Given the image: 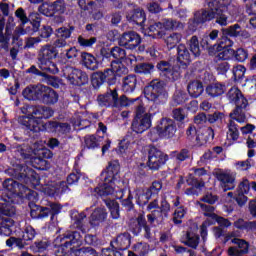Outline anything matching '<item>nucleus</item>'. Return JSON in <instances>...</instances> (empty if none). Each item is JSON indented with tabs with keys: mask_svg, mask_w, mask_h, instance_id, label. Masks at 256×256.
Returning a JSON list of instances; mask_svg holds the SVG:
<instances>
[{
	"mask_svg": "<svg viewBox=\"0 0 256 256\" xmlns=\"http://www.w3.org/2000/svg\"><path fill=\"white\" fill-rule=\"evenodd\" d=\"M125 188L117 187V184L104 182L102 185L95 188V192L104 199L106 207L110 211L112 219H119V204L113 199H123Z\"/></svg>",
	"mask_w": 256,
	"mask_h": 256,
	"instance_id": "obj_1",
	"label": "nucleus"
},
{
	"mask_svg": "<svg viewBox=\"0 0 256 256\" xmlns=\"http://www.w3.org/2000/svg\"><path fill=\"white\" fill-rule=\"evenodd\" d=\"M220 25V27H227L229 25V16L227 12L219 7V2H208V8H202L195 12L194 21L196 23H207L213 21Z\"/></svg>",
	"mask_w": 256,
	"mask_h": 256,
	"instance_id": "obj_2",
	"label": "nucleus"
},
{
	"mask_svg": "<svg viewBox=\"0 0 256 256\" xmlns=\"http://www.w3.org/2000/svg\"><path fill=\"white\" fill-rule=\"evenodd\" d=\"M59 52L51 46V44L43 45L37 54L38 67L41 71H46V73H59V68L57 64L53 63V59L57 57Z\"/></svg>",
	"mask_w": 256,
	"mask_h": 256,
	"instance_id": "obj_3",
	"label": "nucleus"
},
{
	"mask_svg": "<svg viewBox=\"0 0 256 256\" xmlns=\"http://www.w3.org/2000/svg\"><path fill=\"white\" fill-rule=\"evenodd\" d=\"M144 95L148 101L161 105L169 99V93L165 89V82L154 79L144 88Z\"/></svg>",
	"mask_w": 256,
	"mask_h": 256,
	"instance_id": "obj_4",
	"label": "nucleus"
},
{
	"mask_svg": "<svg viewBox=\"0 0 256 256\" xmlns=\"http://www.w3.org/2000/svg\"><path fill=\"white\" fill-rule=\"evenodd\" d=\"M30 111V117L20 116L18 118V123L23 125L27 131L39 133V131H41V127H39V120L43 119V106H32Z\"/></svg>",
	"mask_w": 256,
	"mask_h": 256,
	"instance_id": "obj_5",
	"label": "nucleus"
},
{
	"mask_svg": "<svg viewBox=\"0 0 256 256\" xmlns=\"http://www.w3.org/2000/svg\"><path fill=\"white\" fill-rule=\"evenodd\" d=\"M15 211V207L10 203L0 204V233L11 235V232L13 231L11 227L15 225V221L9 217H13Z\"/></svg>",
	"mask_w": 256,
	"mask_h": 256,
	"instance_id": "obj_6",
	"label": "nucleus"
},
{
	"mask_svg": "<svg viewBox=\"0 0 256 256\" xmlns=\"http://www.w3.org/2000/svg\"><path fill=\"white\" fill-rule=\"evenodd\" d=\"M168 159L169 156L159 150V148L150 146L148 149V161L146 165L151 171H159V169L167 163Z\"/></svg>",
	"mask_w": 256,
	"mask_h": 256,
	"instance_id": "obj_7",
	"label": "nucleus"
},
{
	"mask_svg": "<svg viewBox=\"0 0 256 256\" xmlns=\"http://www.w3.org/2000/svg\"><path fill=\"white\" fill-rule=\"evenodd\" d=\"M63 76L71 83V85H85L89 82L87 73L72 66H65L63 68Z\"/></svg>",
	"mask_w": 256,
	"mask_h": 256,
	"instance_id": "obj_8",
	"label": "nucleus"
},
{
	"mask_svg": "<svg viewBox=\"0 0 256 256\" xmlns=\"http://www.w3.org/2000/svg\"><path fill=\"white\" fill-rule=\"evenodd\" d=\"M156 131L159 137H163L164 139H171L175 137V133H177V125L175 124V120L170 118H162L156 127Z\"/></svg>",
	"mask_w": 256,
	"mask_h": 256,
	"instance_id": "obj_9",
	"label": "nucleus"
},
{
	"mask_svg": "<svg viewBox=\"0 0 256 256\" xmlns=\"http://www.w3.org/2000/svg\"><path fill=\"white\" fill-rule=\"evenodd\" d=\"M118 175L119 163L110 162L106 170L101 173V179L104 183L117 185V188L119 189V187H123V182L117 179Z\"/></svg>",
	"mask_w": 256,
	"mask_h": 256,
	"instance_id": "obj_10",
	"label": "nucleus"
},
{
	"mask_svg": "<svg viewBox=\"0 0 256 256\" xmlns=\"http://www.w3.org/2000/svg\"><path fill=\"white\" fill-rule=\"evenodd\" d=\"M215 177L220 181V185L224 191H231L235 189V179L237 174L230 170H218L215 172Z\"/></svg>",
	"mask_w": 256,
	"mask_h": 256,
	"instance_id": "obj_11",
	"label": "nucleus"
},
{
	"mask_svg": "<svg viewBox=\"0 0 256 256\" xmlns=\"http://www.w3.org/2000/svg\"><path fill=\"white\" fill-rule=\"evenodd\" d=\"M118 43L120 47H125V49H137L141 45V36L135 31L124 32Z\"/></svg>",
	"mask_w": 256,
	"mask_h": 256,
	"instance_id": "obj_12",
	"label": "nucleus"
},
{
	"mask_svg": "<svg viewBox=\"0 0 256 256\" xmlns=\"http://www.w3.org/2000/svg\"><path fill=\"white\" fill-rule=\"evenodd\" d=\"M157 69L160 71V75H163L169 81H177L181 77V73L167 61H160L157 64Z\"/></svg>",
	"mask_w": 256,
	"mask_h": 256,
	"instance_id": "obj_13",
	"label": "nucleus"
},
{
	"mask_svg": "<svg viewBox=\"0 0 256 256\" xmlns=\"http://www.w3.org/2000/svg\"><path fill=\"white\" fill-rule=\"evenodd\" d=\"M151 128V114H144L143 118L134 117L131 129L134 133H145Z\"/></svg>",
	"mask_w": 256,
	"mask_h": 256,
	"instance_id": "obj_14",
	"label": "nucleus"
},
{
	"mask_svg": "<svg viewBox=\"0 0 256 256\" xmlns=\"http://www.w3.org/2000/svg\"><path fill=\"white\" fill-rule=\"evenodd\" d=\"M34 175L35 171L25 165L23 166L18 164L14 167L13 177L18 179V181H24V183H27L31 177H34Z\"/></svg>",
	"mask_w": 256,
	"mask_h": 256,
	"instance_id": "obj_15",
	"label": "nucleus"
},
{
	"mask_svg": "<svg viewBox=\"0 0 256 256\" xmlns=\"http://www.w3.org/2000/svg\"><path fill=\"white\" fill-rule=\"evenodd\" d=\"M232 243L237 245L238 247H230L228 249V255L230 256H241L249 253V243L243 239L234 238L232 239Z\"/></svg>",
	"mask_w": 256,
	"mask_h": 256,
	"instance_id": "obj_16",
	"label": "nucleus"
},
{
	"mask_svg": "<svg viewBox=\"0 0 256 256\" xmlns=\"http://www.w3.org/2000/svg\"><path fill=\"white\" fill-rule=\"evenodd\" d=\"M177 61L182 69H187L191 65V53L185 44H179L177 47Z\"/></svg>",
	"mask_w": 256,
	"mask_h": 256,
	"instance_id": "obj_17",
	"label": "nucleus"
},
{
	"mask_svg": "<svg viewBox=\"0 0 256 256\" xmlns=\"http://www.w3.org/2000/svg\"><path fill=\"white\" fill-rule=\"evenodd\" d=\"M249 189H251V184L248 179H243L238 185L237 194L235 196L236 202L240 207H243L245 202L247 201V193H249Z\"/></svg>",
	"mask_w": 256,
	"mask_h": 256,
	"instance_id": "obj_18",
	"label": "nucleus"
},
{
	"mask_svg": "<svg viewBox=\"0 0 256 256\" xmlns=\"http://www.w3.org/2000/svg\"><path fill=\"white\" fill-rule=\"evenodd\" d=\"M40 101L44 105H55L59 101V94L53 88L43 85Z\"/></svg>",
	"mask_w": 256,
	"mask_h": 256,
	"instance_id": "obj_19",
	"label": "nucleus"
},
{
	"mask_svg": "<svg viewBox=\"0 0 256 256\" xmlns=\"http://www.w3.org/2000/svg\"><path fill=\"white\" fill-rule=\"evenodd\" d=\"M117 101V89L109 90L105 94H100L97 102L100 107H115Z\"/></svg>",
	"mask_w": 256,
	"mask_h": 256,
	"instance_id": "obj_20",
	"label": "nucleus"
},
{
	"mask_svg": "<svg viewBox=\"0 0 256 256\" xmlns=\"http://www.w3.org/2000/svg\"><path fill=\"white\" fill-rule=\"evenodd\" d=\"M131 245V235L129 233H123L116 237V240L111 242V246L114 251H126Z\"/></svg>",
	"mask_w": 256,
	"mask_h": 256,
	"instance_id": "obj_21",
	"label": "nucleus"
},
{
	"mask_svg": "<svg viewBox=\"0 0 256 256\" xmlns=\"http://www.w3.org/2000/svg\"><path fill=\"white\" fill-rule=\"evenodd\" d=\"M43 92V85L39 84L36 86H28L26 87L22 95L28 101H41V94Z\"/></svg>",
	"mask_w": 256,
	"mask_h": 256,
	"instance_id": "obj_22",
	"label": "nucleus"
},
{
	"mask_svg": "<svg viewBox=\"0 0 256 256\" xmlns=\"http://www.w3.org/2000/svg\"><path fill=\"white\" fill-rule=\"evenodd\" d=\"M247 105L249 104H240L236 105L235 109L229 114L230 121H237V123H246L247 122Z\"/></svg>",
	"mask_w": 256,
	"mask_h": 256,
	"instance_id": "obj_23",
	"label": "nucleus"
},
{
	"mask_svg": "<svg viewBox=\"0 0 256 256\" xmlns=\"http://www.w3.org/2000/svg\"><path fill=\"white\" fill-rule=\"evenodd\" d=\"M105 221H107V210L105 208H96L89 218V223L92 227H99Z\"/></svg>",
	"mask_w": 256,
	"mask_h": 256,
	"instance_id": "obj_24",
	"label": "nucleus"
},
{
	"mask_svg": "<svg viewBox=\"0 0 256 256\" xmlns=\"http://www.w3.org/2000/svg\"><path fill=\"white\" fill-rule=\"evenodd\" d=\"M67 9L65 0H56L55 2L48 5V12L43 11L42 13L47 17H53V15H63Z\"/></svg>",
	"mask_w": 256,
	"mask_h": 256,
	"instance_id": "obj_25",
	"label": "nucleus"
},
{
	"mask_svg": "<svg viewBox=\"0 0 256 256\" xmlns=\"http://www.w3.org/2000/svg\"><path fill=\"white\" fill-rule=\"evenodd\" d=\"M227 98L229 99L230 103H234V105H249V102L246 100L241 90L237 87H232L228 93Z\"/></svg>",
	"mask_w": 256,
	"mask_h": 256,
	"instance_id": "obj_26",
	"label": "nucleus"
},
{
	"mask_svg": "<svg viewBox=\"0 0 256 256\" xmlns=\"http://www.w3.org/2000/svg\"><path fill=\"white\" fill-rule=\"evenodd\" d=\"M215 137V131L213 128L208 127V128H203L197 130V135H196V143L197 145H205L209 139H214Z\"/></svg>",
	"mask_w": 256,
	"mask_h": 256,
	"instance_id": "obj_27",
	"label": "nucleus"
},
{
	"mask_svg": "<svg viewBox=\"0 0 256 256\" xmlns=\"http://www.w3.org/2000/svg\"><path fill=\"white\" fill-rule=\"evenodd\" d=\"M162 39H164V42L168 49H175L179 43H181V40L183 39V35L181 33L172 32L169 34L163 35Z\"/></svg>",
	"mask_w": 256,
	"mask_h": 256,
	"instance_id": "obj_28",
	"label": "nucleus"
},
{
	"mask_svg": "<svg viewBox=\"0 0 256 256\" xmlns=\"http://www.w3.org/2000/svg\"><path fill=\"white\" fill-rule=\"evenodd\" d=\"M187 91L190 97L197 99V97H201V95H203V91H205V89L203 88V83L201 81L193 80L189 82Z\"/></svg>",
	"mask_w": 256,
	"mask_h": 256,
	"instance_id": "obj_29",
	"label": "nucleus"
},
{
	"mask_svg": "<svg viewBox=\"0 0 256 256\" xmlns=\"http://www.w3.org/2000/svg\"><path fill=\"white\" fill-rule=\"evenodd\" d=\"M81 59L86 69H89L90 71H97V69H99V62L97 61V58L93 56V54L83 52L81 53Z\"/></svg>",
	"mask_w": 256,
	"mask_h": 256,
	"instance_id": "obj_30",
	"label": "nucleus"
},
{
	"mask_svg": "<svg viewBox=\"0 0 256 256\" xmlns=\"http://www.w3.org/2000/svg\"><path fill=\"white\" fill-rule=\"evenodd\" d=\"M137 87V77L128 75L122 79V91L124 93H133Z\"/></svg>",
	"mask_w": 256,
	"mask_h": 256,
	"instance_id": "obj_31",
	"label": "nucleus"
},
{
	"mask_svg": "<svg viewBox=\"0 0 256 256\" xmlns=\"http://www.w3.org/2000/svg\"><path fill=\"white\" fill-rule=\"evenodd\" d=\"M227 91V87L221 83H213L206 87V93L210 97H219Z\"/></svg>",
	"mask_w": 256,
	"mask_h": 256,
	"instance_id": "obj_32",
	"label": "nucleus"
},
{
	"mask_svg": "<svg viewBox=\"0 0 256 256\" xmlns=\"http://www.w3.org/2000/svg\"><path fill=\"white\" fill-rule=\"evenodd\" d=\"M17 189L21 195V197H25L28 201L35 203L37 201V193L23 184H18Z\"/></svg>",
	"mask_w": 256,
	"mask_h": 256,
	"instance_id": "obj_33",
	"label": "nucleus"
},
{
	"mask_svg": "<svg viewBox=\"0 0 256 256\" xmlns=\"http://www.w3.org/2000/svg\"><path fill=\"white\" fill-rule=\"evenodd\" d=\"M160 23L162 25V29H165L166 31H175L177 29H183L184 27L181 21L173 20L171 18L163 19Z\"/></svg>",
	"mask_w": 256,
	"mask_h": 256,
	"instance_id": "obj_34",
	"label": "nucleus"
},
{
	"mask_svg": "<svg viewBox=\"0 0 256 256\" xmlns=\"http://www.w3.org/2000/svg\"><path fill=\"white\" fill-rule=\"evenodd\" d=\"M134 71L139 75H151L155 71V66L151 63H139L135 65Z\"/></svg>",
	"mask_w": 256,
	"mask_h": 256,
	"instance_id": "obj_35",
	"label": "nucleus"
},
{
	"mask_svg": "<svg viewBox=\"0 0 256 256\" xmlns=\"http://www.w3.org/2000/svg\"><path fill=\"white\" fill-rule=\"evenodd\" d=\"M194 57L201 56V48L199 47V38L192 36L186 43Z\"/></svg>",
	"mask_w": 256,
	"mask_h": 256,
	"instance_id": "obj_36",
	"label": "nucleus"
},
{
	"mask_svg": "<svg viewBox=\"0 0 256 256\" xmlns=\"http://www.w3.org/2000/svg\"><path fill=\"white\" fill-rule=\"evenodd\" d=\"M227 137L231 139V141H237L239 139V128L237 127V123L233 120H229L227 123Z\"/></svg>",
	"mask_w": 256,
	"mask_h": 256,
	"instance_id": "obj_37",
	"label": "nucleus"
},
{
	"mask_svg": "<svg viewBox=\"0 0 256 256\" xmlns=\"http://www.w3.org/2000/svg\"><path fill=\"white\" fill-rule=\"evenodd\" d=\"M131 19L136 25H140V27H143V24L146 21L145 11L141 8H137L134 10Z\"/></svg>",
	"mask_w": 256,
	"mask_h": 256,
	"instance_id": "obj_38",
	"label": "nucleus"
},
{
	"mask_svg": "<svg viewBox=\"0 0 256 256\" xmlns=\"http://www.w3.org/2000/svg\"><path fill=\"white\" fill-rule=\"evenodd\" d=\"M137 99H129L127 96L122 95L119 98V93L116 92V101H114V107L119 108V107H129V105H133Z\"/></svg>",
	"mask_w": 256,
	"mask_h": 256,
	"instance_id": "obj_39",
	"label": "nucleus"
},
{
	"mask_svg": "<svg viewBox=\"0 0 256 256\" xmlns=\"http://www.w3.org/2000/svg\"><path fill=\"white\" fill-rule=\"evenodd\" d=\"M75 31V27L70 26L69 28L63 26L55 30V35L57 38L64 39L67 41L71 37V33Z\"/></svg>",
	"mask_w": 256,
	"mask_h": 256,
	"instance_id": "obj_40",
	"label": "nucleus"
},
{
	"mask_svg": "<svg viewBox=\"0 0 256 256\" xmlns=\"http://www.w3.org/2000/svg\"><path fill=\"white\" fill-rule=\"evenodd\" d=\"M161 189H163V184H161L159 181H154L152 185L146 190L145 195L147 201H149L153 195H157Z\"/></svg>",
	"mask_w": 256,
	"mask_h": 256,
	"instance_id": "obj_41",
	"label": "nucleus"
},
{
	"mask_svg": "<svg viewBox=\"0 0 256 256\" xmlns=\"http://www.w3.org/2000/svg\"><path fill=\"white\" fill-rule=\"evenodd\" d=\"M137 224L139 227H142L145 231L144 237L146 239H151V228L147 225V220L143 214H139L136 218Z\"/></svg>",
	"mask_w": 256,
	"mask_h": 256,
	"instance_id": "obj_42",
	"label": "nucleus"
},
{
	"mask_svg": "<svg viewBox=\"0 0 256 256\" xmlns=\"http://www.w3.org/2000/svg\"><path fill=\"white\" fill-rule=\"evenodd\" d=\"M184 243L191 247L192 249H196V247L199 246V235L193 233V232H187L186 233V240Z\"/></svg>",
	"mask_w": 256,
	"mask_h": 256,
	"instance_id": "obj_43",
	"label": "nucleus"
},
{
	"mask_svg": "<svg viewBox=\"0 0 256 256\" xmlns=\"http://www.w3.org/2000/svg\"><path fill=\"white\" fill-rule=\"evenodd\" d=\"M198 205L205 217H210L211 219H217V214H215V207L198 202Z\"/></svg>",
	"mask_w": 256,
	"mask_h": 256,
	"instance_id": "obj_44",
	"label": "nucleus"
},
{
	"mask_svg": "<svg viewBox=\"0 0 256 256\" xmlns=\"http://www.w3.org/2000/svg\"><path fill=\"white\" fill-rule=\"evenodd\" d=\"M187 101V94L181 90H177L172 98V105L177 107V105H183Z\"/></svg>",
	"mask_w": 256,
	"mask_h": 256,
	"instance_id": "obj_45",
	"label": "nucleus"
},
{
	"mask_svg": "<svg viewBox=\"0 0 256 256\" xmlns=\"http://www.w3.org/2000/svg\"><path fill=\"white\" fill-rule=\"evenodd\" d=\"M110 55H112L114 59H118V61H123V59L127 57V52H125V49L115 46L111 48Z\"/></svg>",
	"mask_w": 256,
	"mask_h": 256,
	"instance_id": "obj_46",
	"label": "nucleus"
},
{
	"mask_svg": "<svg viewBox=\"0 0 256 256\" xmlns=\"http://www.w3.org/2000/svg\"><path fill=\"white\" fill-rule=\"evenodd\" d=\"M84 143L87 149H97L99 147V139L95 135H86Z\"/></svg>",
	"mask_w": 256,
	"mask_h": 256,
	"instance_id": "obj_47",
	"label": "nucleus"
},
{
	"mask_svg": "<svg viewBox=\"0 0 256 256\" xmlns=\"http://www.w3.org/2000/svg\"><path fill=\"white\" fill-rule=\"evenodd\" d=\"M241 31V26L239 24H234L228 28L222 29L224 35H229V37H239Z\"/></svg>",
	"mask_w": 256,
	"mask_h": 256,
	"instance_id": "obj_48",
	"label": "nucleus"
},
{
	"mask_svg": "<svg viewBox=\"0 0 256 256\" xmlns=\"http://www.w3.org/2000/svg\"><path fill=\"white\" fill-rule=\"evenodd\" d=\"M111 67L112 71H114V75H117L118 77H121V75H127L128 73L127 67L119 62H112Z\"/></svg>",
	"mask_w": 256,
	"mask_h": 256,
	"instance_id": "obj_49",
	"label": "nucleus"
},
{
	"mask_svg": "<svg viewBox=\"0 0 256 256\" xmlns=\"http://www.w3.org/2000/svg\"><path fill=\"white\" fill-rule=\"evenodd\" d=\"M217 37H219V30H212L208 36L202 39V43L207 47H212L213 41L217 40Z\"/></svg>",
	"mask_w": 256,
	"mask_h": 256,
	"instance_id": "obj_50",
	"label": "nucleus"
},
{
	"mask_svg": "<svg viewBox=\"0 0 256 256\" xmlns=\"http://www.w3.org/2000/svg\"><path fill=\"white\" fill-rule=\"evenodd\" d=\"M148 29L150 33H154L156 37L163 39V35H165V33L161 31V29H163V24H161V22H155L154 24L150 25Z\"/></svg>",
	"mask_w": 256,
	"mask_h": 256,
	"instance_id": "obj_51",
	"label": "nucleus"
},
{
	"mask_svg": "<svg viewBox=\"0 0 256 256\" xmlns=\"http://www.w3.org/2000/svg\"><path fill=\"white\" fill-rule=\"evenodd\" d=\"M102 74L104 77V81H107L108 85H115L117 81V77L115 76V72L113 71V68L104 70Z\"/></svg>",
	"mask_w": 256,
	"mask_h": 256,
	"instance_id": "obj_52",
	"label": "nucleus"
},
{
	"mask_svg": "<svg viewBox=\"0 0 256 256\" xmlns=\"http://www.w3.org/2000/svg\"><path fill=\"white\" fill-rule=\"evenodd\" d=\"M233 57L239 63H243L247 57H249V52L245 50V48H238L236 51H234Z\"/></svg>",
	"mask_w": 256,
	"mask_h": 256,
	"instance_id": "obj_53",
	"label": "nucleus"
},
{
	"mask_svg": "<svg viewBox=\"0 0 256 256\" xmlns=\"http://www.w3.org/2000/svg\"><path fill=\"white\" fill-rule=\"evenodd\" d=\"M245 71H247V69L243 65L234 66L232 70L234 79L236 81H239V79H243L245 77Z\"/></svg>",
	"mask_w": 256,
	"mask_h": 256,
	"instance_id": "obj_54",
	"label": "nucleus"
},
{
	"mask_svg": "<svg viewBox=\"0 0 256 256\" xmlns=\"http://www.w3.org/2000/svg\"><path fill=\"white\" fill-rule=\"evenodd\" d=\"M3 187L10 193H17V187H19V183L15 182L13 179H6L3 182Z\"/></svg>",
	"mask_w": 256,
	"mask_h": 256,
	"instance_id": "obj_55",
	"label": "nucleus"
},
{
	"mask_svg": "<svg viewBox=\"0 0 256 256\" xmlns=\"http://www.w3.org/2000/svg\"><path fill=\"white\" fill-rule=\"evenodd\" d=\"M103 83H105V78L103 76V72H95L92 75V85H93V87H95V88L101 87V85H103Z\"/></svg>",
	"mask_w": 256,
	"mask_h": 256,
	"instance_id": "obj_56",
	"label": "nucleus"
},
{
	"mask_svg": "<svg viewBox=\"0 0 256 256\" xmlns=\"http://www.w3.org/2000/svg\"><path fill=\"white\" fill-rule=\"evenodd\" d=\"M183 217H185V209L178 207L174 212L173 222L176 225H181V223H183Z\"/></svg>",
	"mask_w": 256,
	"mask_h": 256,
	"instance_id": "obj_57",
	"label": "nucleus"
},
{
	"mask_svg": "<svg viewBox=\"0 0 256 256\" xmlns=\"http://www.w3.org/2000/svg\"><path fill=\"white\" fill-rule=\"evenodd\" d=\"M134 249L140 256H145L149 251H151L149 244L143 242L136 244Z\"/></svg>",
	"mask_w": 256,
	"mask_h": 256,
	"instance_id": "obj_58",
	"label": "nucleus"
},
{
	"mask_svg": "<svg viewBox=\"0 0 256 256\" xmlns=\"http://www.w3.org/2000/svg\"><path fill=\"white\" fill-rule=\"evenodd\" d=\"M223 117H225V114L219 111H216L213 114H208L207 115L208 123L213 124L219 121H223Z\"/></svg>",
	"mask_w": 256,
	"mask_h": 256,
	"instance_id": "obj_59",
	"label": "nucleus"
},
{
	"mask_svg": "<svg viewBox=\"0 0 256 256\" xmlns=\"http://www.w3.org/2000/svg\"><path fill=\"white\" fill-rule=\"evenodd\" d=\"M15 16L17 17V19H19L22 25L29 23V17H27V13H25V9L18 8L15 11Z\"/></svg>",
	"mask_w": 256,
	"mask_h": 256,
	"instance_id": "obj_60",
	"label": "nucleus"
},
{
	"mask_svg": "<svg viewBox=\"0 0 256 256\" xmlns=\"http://www.w3.org/2000/svg\"><path fill=\"white\" fill-rule=\"evenodd\" d=\"M78 43L81 47H93L97 43V38L91 37L90 39L83 38V36L78 37Z\"/></svg>",
	"mask_w": 256,
	"mask_h": 256,
	"instance_id": "obj_61",
	"label": "nucleus"
},
{
	"mask_svg": "<svg viewBox=\"0 0 256 256\" xmlns=\"http://www.w3.org/2000/svg\"><path fill=\"white\" fill-rule=\"evenodd\" d=\"M35 235V229L31 226H27L22 237L24 241H33V239H35Z\"/></svg>",
	"mask_w": 256,
	"mask_h": 256,
	"instance_id": "obj_62",
	"label": "nucleus"
},
{
	"mask_svg": "<svg viewBox=\"0 0 256 256\" xmlns=\"http://www.w3.org/2000/svg\"><path fill=\"white\" fill-rule=\"evenodd\" d=\"M252 165H253L252 159H247L245 161H239L236 163V167L237 169H240V171H249Z\"/></svg>",
	"mask_w": 256,
	"mask_h": 256,
	"instance_id": "obj_63",
	"label": "nucleus"
},
{
	"mask_svg": "<svg viewBox=\"0 0 256 256\" xmlns=\"http://www.w3.org/2000/svg\"><path fill=\"white\" fill-rule=\"evenodd\" d=\"M172 117L175 121H185V110L183 108H176L172 111Z\"/></svg>",
	"mask_w": 256,
	"mask_h": 256,
	"instance_id": "obj_64",
	"label": "nucleus"
}]
</instances>
